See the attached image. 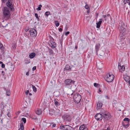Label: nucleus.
Returning <instances> with one entry per match:
<instances>
[{
    "instance_id": "nucleus-1",
    "label": "nucleus",
    "mask_w": 130,
    "mask_h": 130,
    "mask_svg": "<svg viewBox=\"0 0 130 130\" xmlns=\"http://www.w3.org/2000/svg\"><path fill=\"white\" fill-rule=\"evenodd\" d=\"M8 9H10V8L8 7L7 8L5 7L4 9V17L6 20H8L11 15V14Z\"/></svg>"
},
{
    "instance_id": "nucleus-2",
    "label": "nucleus",
    "mask_w": 130,
    "mask_h": 130,
    "mask_svg": "<svg viewBox=\"0 0 130 130\" xmlns=\"http://www.w3.org/2000/svg\"><path fill=\"white\" fill-rule=\"evenodd\" d=\"M12 0H2V2L5 3L8 1L6 4V6L7 7L10 8V10L13 11L14 10V8L12 3Z\"/></svg>"
},
{
    "instance_id": "nucleus-3",
    "label": "nucleus",
    "mask_w": 130,
    "mask_h": 130,
    "mask_svg": "<svg viewBox=\"0 0 130 130\" xmlns=\"http://www.w3.org/2000/svg\"><path fill=\"white\" fill-rule=\"evenodd\" d=\"M125 25L124 23H122L119 29L120 35H126V29L125 28Z\"/></svg>"
},
{
    "instance_id": "nucleus-4",
    "label": "nucleus",
    "mask_w": 130,
    "mask_h": 130,
    "mask_svg": "<svg viewBox=\"0 0 130 130\" xmlns=\"http://www.w3.org/2000/svg\"><path fill=\"white\" fill-rule=\"evenodd\" d=\"M75 81L70 79H67L65 81V84L67 87L71 88L72 85H73Z\"/></svg>"
},
{
    "instance_id": "nucleus-5",
    "label": "nucleus",
    "mask_w": 130,
    "mask_h": 130,
    "mask_svg": "<svg viewBox=\"0 0 130 130\" xmlns=\"http://www.w3.org/2000/svg\"><path fill=\"white\" fill-rule=\"evenodd\" d=\"M81 95L78 93H76L75 94L73 97V98L74 101L77 103H79L81 99Z\"/></svg>"
},
{
    "instance_id": "nucleus-6",
    "label": "nucleus",
    "mask_w": 130,
    "mask_h": 130,
    "mask_svg": "<svg viewBox=\"0 0 130 130\" xmlns=\"http://www.w3.org/2000/svg\"><path fill=\"white\" fill-rule=\"evenodd\" d=\"M114 75L113 74H107L106 80L108 82H112L113 79Z\"/></svg>"
},
{
    "instance_id": "nucleus-7",
    "label": "nucleus",
    "mask_w": 130,
    "mask_h": 130,
    "mask_svg": "<svg viewBox=\"0 0 130 130\" xmlns=\"http://www.w3.org/2000/svg\"><path fill=\"white\" fill-rule=\"evenodd\" d=\"M102 116L106 120H108L110 118V113L107 112L102 113Z\"/></svg>"
},
{
    "instance_id": "nucleus-8",
    "label": "nucleus",
    "mask_w": 130,
    "mask_h": 130,
    "mask_svg": "<svg viewBox=\"0 0 130 130\" xmlns=\"http://www.w3.org/2000/svg\"><path fill=\"white\" fill-rule=\"evenodd\" d=\"M30 34L31 36L32 37L36 36L37 35V31L34 29H32L30 30Z\"/></svg>"
},
{
    "instance_id": "nucleus-9",
    "label": "nucleus",
    "mask_w": 130,
    "mask_h": 130,
    "mask_svg": "<svg viewBox=\"0 0 130 130\" xmlns=\"http://www.w3.org/2000/svg\"><path fill=\"white\" fill-rule=\"evenodd\" d=\"M64 120L66 121L70 122L71 120L70 117L69 115H64L63 116Z\"/></svg>"
},
{
    "instance_id": "nucleus-10",
    "label": "nucleus",
    "mask_w": 130,
    "mask_h": 130,
    "mask_svg": "<svg viewBox=\"0 0 130 130\" xmlns=\"http://www.w3.org/2000/svg\"><path fill=\"white\" fill-rule=\"evenodd\" d=\"M118 68L119 71L121 72L124 71L125 69V67L124 66H121V63H118Z\"/></svg>"
},
{
    "instance_id": "nucleus-11",
    "label": "nucleus",
    "mask_w": 130,
    "mask_h": 130,
    "mask_svg": "<svg viewBox=\"0 0 130 130\" xmlns=\"http://www.w3.org/2000/svg\"><path fill=\"white\" fill-rule=\"evenodd\" d=\"M102 114L100 113L97 114L95 116V119L97 120H101L102 119Z\"/></svg>"
},
{
    "instance_id": "nucleus-12",
    "label": "nucleus",
    "mask_w": 130,
    "mask_h": 130,
    "mask_svg": "<svg viewBox=\"0 0 130 130\" xmlns=\"http://www.w3.org/2000/svg\"><path fill=\"white\" fill-rule=\"evenodd\" d=\"M125 37L126 35L119 34V38L121 41H122L124 40L125 39Z\"/></svg>"
},
{
    "instance_id": "nucleus-13",
    "label": "nucleus",
    "mask_w": 130,
    "mask_h": 130,
    "mask_svg": "<svg viewBox=\"0 0 130 130\" xmlns=\"http://www.w3.org/2000/svg\"><path fill=\"white\" fill-rule=\"evenodd\" d=\"M0 50L1 51L2 54H3L5 52V49L3 46V44L0 43Z\"/></svg>"
},
{
    "instance_id": "nucleus-14",
    "label": "nucleus",
    "mask_w": 130,
    "mask_h": 130,
    "mask_svg": "<svg viewBox=\"0 0 130 130\" xmlns=\"http://www.w3.org/2000/svg\"><path fill=\"white\" fill-rule=\"evenodd\" d=\"M80 130H88V128L84 124L81 125L79 127Z\"/></svg>"
},
{
    "instance_id": "nucleus-15",
    "label": "nucleus",
    "mask_w": 130,
    "mask_h": 130,
    "mask_svg": "<svg viewBox=\"0 0 130 130\" xmlns=\"http://www.w3.org/2000/svg\"><path fill=\"white\" fill-rule=\"evenodd\" d=\"M100 46V44L99 43L96 44L95 46V49L96 53H97L99 51Z\"/></svg>"
},
{
    "instance_id": "nucleus-16",
    "label": "nucleus",
    "mask_w": 130,
    "mask_h": 130,
    "mask_svg": "<svg viewBox=\"0 0 130 130\" xmlns=\"http://www.w3.org/2000/svg\"><path fill=\"white\" fill-rule=\"evenodd\" d=\"M72 127L68 125H65L64 130H71Z\"/></svg>"
},
{
    "instance_id": "nucleus-17",
    "label": "nucleus",
    "mask_w": 130,
    "mask_h": 130,
    "mask_svg": "<svg viewBox=\"0 0 130 130\" xmlns=\"http://www.w3.org/2000/svg\"><path fill=\"white\" fill-rule=\"evenodd\" d=\"M123 78L124 80L126 82L129 81V80L130 79L129 77V76L127 75H125L123 76Z\"/></svg>"
},
{
    "instance_id": "nucleus-18",
    "label": "nucleus",
    "mask_w": 130,
    "mask_h": 130,
    "mask_svg": "<svg viewBox=\"0 0 130 130\" xmlns=\"http://www.w3.org/2000/svg\"><path fill=\"white\" fill-rule=\"evenodd\" d=\"M102 105V104L100 102H99L97 105V108L99 109L101 108Z\"/></svg>"
},
{
    "instance_id": "nucleus-19",
    "label": "nucleus",
    "mask_w": 130,
    "mask_h": 130,
    "mask_svg": "<svg viewBox=\"0 0 130 130\" xmlns=\"http://www.w3.org/2000/svg\"><path fill=\"white\" fill-rule=\"evenodd\" d=\"M100 21L99 22L96 23V27L97 28H99L100 27L102 22V19H100Z\"/></svg>"
},
{
    "instance_id": "nucleus-20",
    "label": "nucleus",
    "mask_w": 130,
    "mask_h": 130,
    "mask_svg": "<svg viewBox=\"0 0 130 130\" xmlns=\"http://www.w3.org/2000/svg\"><path fill=\"white\" fill-rule=\"evenodd\" d=\"M49 45L52 48H55L56 46V43L54 42H51L50 44H49Z\"/></svg>"
},
{
    "instance_id": "nucleus-21",
    "label": "nucleus",
    "mask_w": 130,
    "mask_h": 130,
    "mask_svg": "<svg viewBox=\"0 0 130 130\" xmlns=\"http://www.w3.org/2000/svg\"><path fill=\"white\" fill-rule=\"evenodd\" d=\"M67 92V95H68L69 96H70V95H72L73 94V91L71 90H68Z\"/></svg>"
},
{
    "instance_id": "nucleus-22",
    "label": "nucleus",
    "mask_w": 130,
    "mask_h": 130,
    "mask_svg": "<svg viewBox=\"0 0 130 130\" xmlns=\"http://www.w3.org/2000/svg\"><path fill=\"white\" fill-rule=\"evenodd\" d=\"M41 110L39 109H38L36 111V113L38 115H39L41 113Z\"/></svg>"
},
{
    "instance_id": "nucleus-23",
    "label": "nucleus",
    "mask_w": 130,
    "mask_h": 130,
    "mask_svg": "<svg viewBox=\"0 0 130 130\" xmlns=\"http://www.w3.org/2000/svg\"><path fill=\"white\" fill-rule=\"evenodd\" d=\"M36 54L34 53H32L29 55V57L30 58H34Z\"/></svg>"
},
{
    "instance_id": "nucleus-24",
    "label": "nucleus",
    "mask_w": 130,
    "mask_h": 130,
    "mask_svg": "<svg viewBox=\"0 0 130 130\" xmlns=\"http://www.w3.org/2000/svg\"><path fill=\"white\" fill-rule=\"evenodd\" d=\"M19 130H24L23 123H21L20 124V127Z\"/></svg>"
},
{
    "instance_id": "nucleus-25",
    "label": "nucleus",
    "mask_w": 130,
    "mask_h": 130,
    "mask_svg": "<svg viewBox=\"0 0 130 130\" xmlns=\"http://www.w3.org/2000/svg\"><path fill=\"white\" fill-rule=\"evenodd\" d=\"M54 95L56 97L59 96L60 93L59 91H56L54 93Z\"/></svg>"
},
{
    "instance_id": "nucleus-26",
    "label": "nucleus",
    "mask_w": 130,
    "mask_h": 130,
    "mask_svg": "<svg viewBox=\"0 0 130 130\" xmlns=\"http://www.w3.org/2000/svg\"><path fill=\"white\" fill-rule=\"evenodd\" d=\"M124 2L125 4H126V3H128V5L130 6V2L129 0H125L124 1Z\"/></svg>"
},
{
    "instance_id": "nucleus-27",
    "label": "nucleus",
    "mask_w": 130,
    "mask_h": 130,
    "mask_svg": "<svg viewBox=\"0 0 130 130\" xmlns=\"http://www.w3.org/2000/svg\"><path fill=\"white\" fill-rule=\"evenodd\" d=\"M32 88L33 91L35 92L37 91V89L35 87V86L32 85Z\"/></svg>"
},
{
    "instance_id": "nucleus-28",
    "label": "nucleus",
    "mask_w": 130,
    "mask_h": 130,
    "mask_svg": "<svg viewBox=\"0 0 130 130\" xmlns=\"http://www.w3.org/2000/svg\"><path fill=\"white\" fill-rule=\"evenodd\" d=\"M42 5L40 4L39 5V6L38 8L37 9V10H41V8L42 7Z\"/></svg>"
},
{
    "instance_id": "nucleus-29",
    "label": "nucleus",
    "mask_w": 130,
    "mask_h": 130,
    "mask_svg": "<svg viewBox=\"0 0 130 130\" xmlns=\"http://www.w3.org/2000/svg\"><path fill=\"white\" fill-rule=\"evenodd\" d=\"M65 69L67 70H69L70 69V66L68 65H66V66Z\"/></svg>"
},
{
    "instance_id": "nucleus-30",
    "label": "nucleus",
    "mask_w": 130,
    "mask_h": 130,
    "mask_svg": "<svg viewBox=\"0 0 130 130\" xmlns=\"http://www.w3.org/2000/svg\"><path fill=\"white\" fill-rule=\"evenodd\" d=\"M55 23L56 26L57 27L59 25V23L57 21H56L55 22Z\"/></svg>"
},
{
    "instance_id": "nucleus-31",
    "label": "nucleus",
    "mask_w": 130,
    "mask_h": 130,
    "mask_svg": "<svg viewBox=\"0 0 130 130\" xmlns=\"http://www.w3.org/2000/svg\"><path fill=\"white\" fill-rule=\"evenodd\" d=\"M21 120L23 121L24 124H25L26 122V120L25 118H22Z\"/></svg>"
},
{
    "instance_id": "nucleus-32",
    "label": "nucleus",
    "mask_w": 130,
    "mask_h": 130,
    "mask_svg": "<svg viewBox=\"0 0 130 130\" xmlns=\"http://www.w3.org/2000/svg\"><path fill=\"white\" fill-rule=\"evenodd\" d=\"M104 54V52L103 51H101L100 52V55L101 56H103Z\"/></svg>"
},
{
    "instance_id": "nucleus-33",
    "label": "nucleus",
    "mask_w": 130,
    "mask_h": 130,
    "mask_svg": "<svg viewBox=\"0 0 130 130\" xmlns=\"http://www.w3.org/2000/svg\"><path fill=\"white\" fill-rule=\"evenodd\" d=\"M129 119L128 118H125L123 120L124 121H126L128 122L127 123H128L129 122Z\"/></svg>"
},
{
    "instance_id": "nucleus-34",
    "label": "nucleus",
    "mask_w": 130,
    "mask_h": 130,
    "mask_svg": "<svg viewBox=\"0 0 130 130\" xmlns=\"http://www.w3.org/2000/svg\"><path fill=\"white\" fill-rule=\"evenodd\" d=\"M64 126L65 125H61L60 127V129L63 130H64Z\"/></svg>"
},
{
    "instance_id": "nucleus-35",
    "label": "nucleus",
    "mask_w": 130,
    "mask_h": 130,
    "mask_svg": "<svg viewBox=\"0 0 130 130\" xmlns=\"http://www.w3.org/2000/svg\"><path fill=\"white\" fill-rule=\"evenodd\" d=\"M85 8L87 9H89V6L88 5H86L85 6Z\"/></svg>"
},
{
    "instance_id": "nucleus-36",
    "label": "nucleus",
    "mask_w": 130,
    "mask_h": 130,
    "mask_svg": "<svg viewBox=\"0 0 130 130\" xmlns=\"http://www.w3.org/2000/svg\"><path fill=\"white\" fill-rule=\"evenodd\" d=\"M123 125L125 127H127L129 126V124H128H128H126V125H125L124 124H123Z\"/></svg>"
},
{
    "instance_id": "nucleus-37",
    "label": "nucleus",
    "mask_w": 130,
    "mask_h": 130,
    "mask_svg": "<svg viewBox=\"0 0 130 130\" xmlns=\"http://www.w3.org/2000/svg\"><path fill=\"white\" fill-rule=\"evenodd\" d=\"M6 95H7L9 96V95L10 94V93L9 91H6Z\"/></svg>"
},
{
    "instance_id": "nucleus-38",
    "label": "nucleus",
    "mask_w": 130,
    "mask_h": 130,
    "mask_svg": "<svg viewBox=\"0 0 130 130\" xmlns=\"http://www.w3.org/2000/svg\"><path fill=\"white\" fill-rule=\"evenodd\" d=\"M50 14V12L49 11H46L45 13V14L47 16H48Z\"/></svg>"
},
{
    "instance_id": "nucleus-39",
    "label": "nucleus",
    "mask_w": 130,
    "mask_h": 130,
    "mask_svg": "<svg viewBox=\"0 0 130 130\" xmlns=\"http://www.w3.org/2000/svg\"><path fill=\"white\" fill-rule=\"evenodd\" d=\"M35 17H36V18H37L38 19H39L38 15L37 13H35Z\"/></svg>"
},
{
    "instance_id": "nucleus-40",
    "label": "nucleus",
    "mask_w": 130,
    "mask_h": 130,
    "mask_svg": "<svg viewBox=\"0 0 130 130\" xmlns=\"http://www.w3.org/2000/svg\"><path fill=\"white\" fill-rule=\"evenodd\" d=\"M102 130H110V127L108 126L106 129H105Z\"/></svg>"
},
{
    "instance_id": "nucleus-41",
    "label": "nucleus",
    "mask_w": 130,
    "mask_h": 130,
    "mask_svg": "<svg viewBox=\"0 0 130 130\" xmlns=\"http://www.w3.org/2000/svg\"><path fill=\"white\" fill-rule=\"evenodd\" d=\"M70 33L69 31H67L65 33V35L66 36H67L68 35H69Z\"/></svg>"
},
{
    "instance_id": "nucleus-42",
    "label": "nucleus",
    "mask_w": 130,
    "mask_h": 130,
    "mask_svg": "<svg viewBox=\"0 0 130 130\" xmlns=\"http://www.w3.org/2000/svg\"><path fill=\"white\" fill-rule=\"evenodd\" d=\"M98 85V84L96 83H94V86L95 87H97Z\"/></svg>"
},
{
    "instance_id": "nucleus-43",
    "label": "nucleus",
    "mask_w": 130,
    "mask_h": 130,
    "mask_svg": "<svg viewBox=\"0 0 130 130\" xmlns=\"http://www.w3.org/2000/svg\"><path fill=\"white\" fill-rule=\"evenodd\" d=\"M52 124H53V125H52V128H53V127H55L56 126V124H53V123H52Z\"/></svg>"
},
{
    "instance_id": "nucleus-44",
    "label": "nucleus",
    "mask_w": 130,
    "mask_h": 130,
    "mask_svg": "<svg viewBox=\"0 0 130 130\" xmlns=\"http://www.w3.org/2000/svg\"><path fill=\"white\" fill-rule=\"evenodd\" d=\"M1 67L2 68H4L5 67V64L2 63Z\"/></svg>"
},
{
    "instance_id": "nucleus-45",
    "label": "nucleus",
    "mask_w": 130,
    "mask_h": 130,
    "mask_svg": "<svg viewBox=\"0 0 130 130\" xmlns=\"http://www.w3.org/2000/svg\"><path fill=\"white\" fill-rule=\"evenodd\" d=\"M36 66H34L33 67V68H32V70L33 71H34L36 69Z\"/></svg>"
},
{
    "instance_id": "nucleus-46",
    "label": "nucleus",
    "mask_w": 130,
    "mask_h": 130,
    "mask_svg": "<svg viewBox=\"0 0 130 130\" xmlns=\"http://www.w3.org/2000/svg\"><path fill=\"white\" fill-rule=\"evenodd\" d=\"M29 90H27L25 92V93L27 95L28 94V93H29Z\"/></svg>"
},
{
    "instance_id": "nucleus-47",
    "label": "nucleus",
    "mask_w": 130,
    "mask_h": 130,
    "mask_svg": "<svg viewBox=\"0 0 130 130\" xmlns=\"http://www.w3.org/2000/svg\"><path fill=\"white\" fill-rule=\"evenodd\" d=\"M55 104L56 106L58 105V102L57 101L55 102Z\"/></svg>"
},
{
    "instance_id": "nucleus-48",
    "label": "nucleus",
    "mask_w": 130,
    "mask_h": 130,
    "mask_svg": "<svg viewBox=\"0 0 130 130\" xmlns=\"http://www.w3.org/2000/svg\"><path fill=\"white\" fill-rule=\"evenodd\" d=\"M103 17L105 18V21H106V18L107 17H106V15H104L103 16Z\"/></svg>"
},
{
    "instance_id": "nucleus-49",
    "label": "nucleus",
    "mask_w": 130,
    "mask_h": 130,
    "mask_svg": "<svg viewBox=\"0 0 130 130\" xmlns=\"http://www.w3.org/2000/svg\"><path fill=\"white\" fill-rule=\"evenodd\" d=\"M59 30L60 32H61L62 31V29L61 28H60L59 29Z\"/></svg>"
},
{
    "instance_id": "nucleus-50",
    "label": "nucleus",
    "mask_w": 130,
    "mask_h": 130,
    "mask_svg": "<svg viewBox=\"0 0 130 130\" xmlns=\"http://www.w3.org/2000/svg\"><path fill=\"white\" fill-rule=\"evenodd\" d=\"M106 15V17H109L110 16V15L109 14H108Z\"/></svg>"
},
{
    "instance_id": "nucleus-51",
    "label": "nucleus",
    "mask_w": 130,
    "mask_h": 130,
    "mask_svg": "<svg viewBox=\"0 0 130 130\" xmlns=\"http://www.w3.org/2000/svg\"><path fill=\"white\" fill-rule=\"evenodd\" d=\"M90 11L88 10V11H87V13H89Z\"/></svg>"
},
{
    "instance_id": "nucleus-52",
    "label": "nucleus",
    "mask_w": 130,
    "mask_h": 130,
    "mask_svg": "<svg viewBox=\"0 0 130 130\" xmlns=\"http://www.w3.org/2000/svg\"><path fill=\"white\" fill-rule=\"evenodd\" d=\"M28 74H29V72H27L26 73V75H28Z\"/></svg>"
},
{
    "instance_id": "nucleus-53",
    "label": "nucleus",
    "mask_w": 130,
    "mask_h": 130,
    "mask_svg": "<svg viewBox=\"0 0 130 130\" xmlns=\"http://www.w3.org/2000/svg\"><path fill=\"white\" fill-rule=\"evenodd\" d=\"M99 91L100 92H101V90L100 89H99Z\"/></svg>"
},
{
    "instance_id": "nucleus-54",
    "label": "nucleus",
    "mask_w": 130,
    "mask_h": 130,
    "mask_svg": "<svg viewBox=\"0 0 130 130\" xmlns=\"http://www.w3.org/2000/svg\"><path fill=\"white\" fill-rule=\"evenodd\" d=\"M127 82L129 83V86H130V79L129 80V81L128 82Z\"/></svg>"
},
{
    "instance_id": "nucleus-55",
    "label": "nucleus",
    "mask_w": 130,
    "mask_h": 130,
    "mask_svg": "<svg viewBox=\"0 0 130 130\" xmlns=\"http://www.w3.org/2000/svg\"><path fill=\"white\" fill-rule=\"evenodd\" d=\"M29 94L30 95H32V94L31 93H29Z\"/></svg>"
},
{
    "instance_id": "nucleus-56",
    "label": "nucleus",
    "mask_w": 130,
    "mask_h": 130,
    "mask_svg": "<svg viewBox=\"0 0 130 130\" xmlns=\"http://www.w3.org/2000/svg\"><path fill=\"white\" fill-rule=\"evenodd\" d=\"M77 48V46H75V48L76 49Z\"/></svg>"
},
{
    "instance_id": "nucleus-57",
    "label": "nucleus",
    "mask_w": 130,
    "mask_h": 130,
    "mask_svg": "<svg viewBox=\"0 0 130 130\" xmlns=\"http://www.w3.org/2000/svg\"><path fill=\"white\" fill-rule=\"evenodd\" d=\"M66 28H65V29H66V30H67V29H68V28H67L66 27Z\"/></svg>"
},
{
    "instance_id": "nucleus-58",
    "label": "nucleus",
    "mask_w": 130,
    "mask_h": 130,
    "mask_svg": "<svg viewBox=\"0 0 130 130\" xmlns=\"http://www.w3.org/2000/svg\"><path fill=\"white\" fill-rule=\"evenodd\" d=\"M3 63V62L2 61H0V64H2Z\"/></svg>"
},
{
    "instance_id": "nucleus-59",
    "label": "nucleus",
    "mask_w": 130,
    "mask_h": 130,
    "mask_svg": "<svg viewBox=\"0 0 130 130\" xmlns=\"http://www.w3.org/2000/svg\"><path fill=\"white\" fill-rule=\"evenodd\" d=\"M30 61H29L28 60V62L27 63H30Z\"/></svg>"
},
{
    "instance_id": "nucleus-60",
    "label": "nucleus",
    "mask_w": 130,
    "mask_h": 130,
    "mask_svg": "<svg viewBox=\"0 0 130 130\" xmlns=\"http://www.w3.org/2000/svg\"><path fill=\"white\" fill-rule=\"evenodd\" d=\"M4 71H2V73H4Z\"/></svg>"
},
{
    "instance_id": "nucleus-61",
    "label": "nucleus",
    "mask_w": 130,
    "mask_h": 130,
    "mask_svg": "<svg viewBox=\"0 0 130 130\" xmlns=\"http://www.w3.org/2000/svg\"><path fill=\"white\" fill-rule=\"evenodd\" d=\"M32 130H35V129L34 128H33L32 129Z\"/></svg>"
},
{
    "instance_id": "nucleus-62",
    "label": "nucleus",
    "mask_w": 130,
    "mask_h": 130,
    "mask_svg": "<svg viewBox=\"0 0 130 130\" xmlns=\"http://www.w3.org/2000/svg\"><path fill=\"white\" fill-rule=\"evenodd\" d=\"M4 89L5 90H6V89L5 88H4Z\"/></svg>"
}]
</instances>
